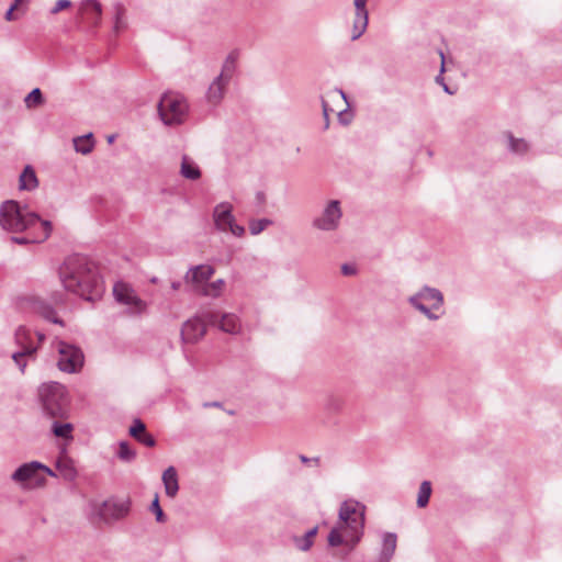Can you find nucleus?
<instances>
[{
  "label": "nucleus",
  "mask_w": 562,
  "mask_h": 562,
  "mask_svg": "<svg viewBox=\"0 0 562 562\" xmlns=\"http://www.w3.org/2000/svg\"><path fill=\"white\" fill-rule=\"evenodd\" d=\"M59 278L65 290L87 301L102 292V282L95 266L82 256H70L59 268Z\"/></svg>",
  "instance_id": "nucleus-1"
},
{
  "label": "nucleus",
  "mask_w": 562,
  "mask_h": 562,
  "mask_svg": "<svg viewBox=\"0 0 562 562\" xmlns=\"http://www.w3.org/2000/svg\"><path fill=\"white\" fill-rule=\"evenodd\" d=\"M364 522L366 506L353 499L345 501L339 508L338 521L328 533V544H346L353 549L361 540Z\"/></svg>",
  "instance_id": "nucleus-2"
},
{
  "label": "nucleus",
  "mask_w": 562,
  "mask_h": 562,
  "mask_svg": "<svg viewBox=\"0 0 562 562\" xmlns=\"http://www.w3.org/2000/svg\"><path fill=\"white\" fill-rule=\"evenodd\" d=\"M42 221L26 204L21 205L15 200H7L0 204V226L8 233L19 234L34 229Z\"/></svg>",
  "instance_id": "nucleus-3"
},
{
  "label": "nucleus",
  "mask_w": 562,
  "mask_h": 562,
  "mask_svg": "<svg viewBox=\"0 0 562 562\" xmlns=\"http://www.w3.org/2000/svg\"><path fill=\"white\" fill-rule=\"evenodd\" d=\"M44 412L52 418H65L68 414L66 387L57 382L44 383L40 387Z\"/></svg>",
  "instance_id": "nucleus-4"
},
{
  "label": "nucleus",
  "mask_w": 562,
  "mask_h": 562,
  "mask_svg": "<svg viewBox=\"0 0 562 562\" xmlns=\"http://www.w3.org/2000/svg\"><path fill=\"white\" fill-rule=\"evenodd\" d=\"M189 104L179 93H165L158 103V113L165 125L177 126L187 120Z\"/></svg>",
  "instance_id": "nucleus-5"
},
{
  "label": "nucleus",
  "mask_w": 562,
  "mask_h": 562,
  "mask_svg": "<svg viewBox=\"0 0 562 562\" xmlns=\"http://www.w3.org/2000/svg\"><path fill=\"white\" fill-rule=\"evenodd\" d=\"M408 303L428 319L437 321L439 315L435 314L434 311H438L442 307L443 295L438 289L425 285L408 297Z\"/></svg>",
  "instance_id": "nucleus-6"
},
{
  "label": "nucleus",
  "mask_w": 562,
  "mask_h": 562,
  "mask_svg": "<svg viewBox=\"0 0 562 562\" xmlns=\"http://www.w3.org/2000/svg\"><path fill=\"white\" fill-rule=\"evenodd\" d=\"M58 351L57 367L66 373L78 372L85 362V356L81 349L75 345L58 340L56 344Z\"/></svg>",
  "instance_id": "nucleus-7"
},
{
  "label": "nucleus",
  "mask_w": 562,
  "mask_h": 562,
  "mask_svg": "<svg viewBox=\"0 0 562 562\" xmlns=\"http://www.w3.org/2000/svg\"><path fill=\"white\" fill-rule=\"evenodd\" d=\"M236 69L235 58L229 55L222 68L221 74L211 82L206 99L210 103L218 104L224 97V91L228 82L231 81Z\"/></svg>",
  "instance_id": "nucleus-8"
},
{
  "label": "nucleus",
  "mask_w": 562,
  "mask_h": 562,
  "mask_svg": "<svg viewBox=\"0 0 562 562\" xmlns=\"http://www.w3.org/2000/svg\"><path fill=\"white\" fill-rule=\"evenodd\" d=\"M213 221L221 232H231L236 237H243L245 234L244 226L235 222L233 205L229 202H221L214 207Z\"/></svg>",
  "instance_id": "nucleus-9"
},
{
  "label": "nucleus",
  "mask_w": 562,
  "mask_h": 562,
  "mask_svg": "<svg viewBox=\"0 0 562 562\" xmlns=\"http://www.w3.org/2000/svg\"><path fill=\"white\" fill-rule=\"evenodd\" d=\"M43 471L49 476H57L56 473L48 468L47 465L38 462V461H31L21 464L12 474L11 480L18 484H20L22 487L27 486L30 482H34L36 484H41L44 482V479H38V472Z\"/></svg>",
  "instance_id": "nucleus-10"
},
{
  "label": "nucleus",
  "mask_w": 562,
  "mask_h": 562,
  "mask_svg": "<svg viewBox=\"0 0 562 562\" xmlns=\"http://www.w3.org/2000/svg\"><path fill=\"white\" fill-rule=\"evenodd\" d=\"M215 324L216 314L214 313H205L203 318L195 316L193 318L188 319L181 328V339L187 344H195L201 338L204 337L206 333L205 323Z\"/></svg>",
  "instance_id": "nucleus-11"
},
{
  "label": "nucleus",
  "mask_w": 562,
  "mask_h": 562,
  "mask_svg": "<svg viewBox=\"0 0 562 562\" xmlns=\"http://www.w3.org/2000/svg\"><path fill=\"white\" fill-rule=\"evenodd\" d=\"M341 217L340 202L331 200L325 205L322 213L313 220L312 225L323 232H333L339 227Z\"/></svg>",
  "instance_id": "nucleus-12"
},
{
  "label": "nucleus",
  "mask_w": 562,
  "mask_h": 562,
  "mask_svg": "<svg viewBox=\"0 0 562 562\" xmlns=\"http://www.w3.org/2000/svg\"><path fill=\"white\" fill-rule=\"evenodd\" d=\"M131 510L130 498H110L102 502L97 509L99 517L105 521H115L125 518Z\"/></svg>",
  "instance_id": "nucleus-13"
},
{
  "label": "nucleus",
  "mask_w": 562,
  "mask_h": 562,
  "mask_svg": "<svg viewBox=\"0 0 562 562\" xmlns=\"http://www.w3.org/2000/svg\"><path fill=\"white\" fill-rule=\"evenodd\" d=\"M22 304L23 308L42 316L44 319L60 326L64 325V322L57 316L55 308L44 300L36 296H30L25 297L22 301Z\"/></svg>",
  "instance_id": "nucleus-14"
},
{
  "label": "nucleus",
  "mask_w": 562,
  "mask_h": 562,
  "mask_svg": "<svg viewBox=\"0 0 562 562\" xmlns=\"http://www.w3.org/2000/svg\"><path fill=\"white\" fill-rule=\"evenodd\" d=\"M52 231H53L52 223L47 220H44L42 222H38L37 227H35L34 229H26L25 236L12 237V241L15 244H20V245L43 243L50 236Z\"/></svg>",
  "instance_id": "nucleus-15"
},
{
  "label": "nucleus",
  "mask_w": 562,
  "mask_h": 562,
  "mask_svg": "<svg viewBox=\"0 0 562 562\" xmlns=\"http://www.w3.org/2000/svg\"><path fill=\"white\" fill-rule=\"evenodd\" d=\"M113 294L116 301L135 306L138 312L145 310L146 304L137 296L135 291L124 282H117L113 286Z\"/></svg>",
  "instance_id": "nucleus-16"
},
{
  "label": "nucleus",
  "mask_w": 562,
  "mask_h": 562,
  "mask_svg": "<svg viewBox=\"0 0 562 562\" xmlns=\"http://www.w3.org/2000/svg\"><path fill=\"white\" fill-rule=\"evenodd\" d=\"M368 0H355L356 15L352 25V41L358 40L367 30L368 26Z\"/></svg>",
  "instance_id": "nucleus-17"
},
{
  "label": "nucleus",
  "mask_w": 562,
  "mask_h": 562,
  "mask_svg": "<svg viewBox=\"0 0 562 562\" xmlns=\"http://www.w3.org/2000/svg\"><path fill=\"white\" fill-rule=\"evenodd\" d=\"M397 536L394 532H383L381 536V550L372 562H390L395 553Z\"/></svg>",
  "instance_id": "nucleus-18"
},
{
  "label": "nucleus",
  "mask_w": 562,
  "mask_h": 562,
  "mask_svg": "<svg viewBox=\"0 0 562 562\" xmlns=\"http://www.w3.org/2000/svg\"><path fill=\"white\" fill-rule=\"evenodd\" d=\"M128 432L134 439L146 447H154L156 445L155 438L146 431L145 424L138 418L134 419Z\"/></svg>",
  "instance_id": "nucleus-19"
},
{
  "label": "nucleus",
  "mask_w": 562,
  "mask_h": 562,
  "mask_svg": "<svg viewBox=\"0 0 562 562\" xmlns=\"http://www.w3.org/2000/svg\"><path fill=\"white\" fill-rule=\"evenodd\" d=\"M165 493L168 497L175 498L179 492L178 472L175 467H168L161 476Z\"/></svg>",
  "instance_id": "nucleus-20"
},
{
  "label": "nucleus",
  "mask_w": 562,
  "mask_h": 562,
  "mask_svg": "<svg viewBox=\"0 0 562 562\" xmlns=\"http://www.w3.org/2000/svg\"><path fill=\"white\" fill-rule=\"evenodd\" d=\"M214 273V269L209 265H200L190 269L186 276L187 282L195 284L206 282Z\"/></svg>",
  "instance_id": "nucleus-21"
},
{
  "label": "nucleus",
  "mask_w": 562,
  "mask_h": 562,
  "mask_svg": "<svg viewBox=\"0 0 562 562\" xmlns=\"http://www.w3.org/2000/svg\"><path fill=\"white\" fill-rule=\"evenodd\" d=\"M218 323V328L227 334L236 335L240 331L241 325L239 318L232 313L223 314L221 318L216 316L215 324Z\"/></svg>",
  "instance_id": "nucleus-22"
},
{
  "label": "nucleus",
  "mask_w": 562,
  "mask_h": 562,
  "mask_svg": "<svg viewBox=\"0 0 562 562\" xmlns=\"http://www.w3.org/2000/svg\"><path fill=\"white\" fill-rule=\"evenodd\" d=\"M180 175L184 179L194 181L201 178V170L191 157L183 155L181 158Z\"/></svg>",
  "instance_id": "nucleus-23"
},
{
  "label": "nucleus",
  "mask_w": 562,
  "mask_h": 562,
  "mask_svg": "<svg viewBox=\"0 0 562 562\" xmlns=\"http://www.w3.org/2000/svg\"><path fill=\"white\" fill-rule=\"evenodd\" d=\"M79 11L81 14L89 15L92 22L97 24L102 14V5L98 0H83L80 3Z\"/></svg>",
  "instance_id": "nucleus-24"
},
{
  "label": "nucleus",
  "mask_w": 562,
  "mask_h": 562,
  "mask_svg": "<svg viewBox=\"0 0 562 562\" xmlns=\"http://www.w3.org/2000/svg\"><path fill=\"white\" fill-rule=\"evenodd\" d=\"M56 469L67 481H72L77 476V471L71 459L67 456H60L56 461Z\"/></svg>",
  "instance_id": "nucleus-25"
},
{
  "label": "nucleus",
  "mask_w": 562,
  "mask_h": 562,
  "mask_svg": "<svg viewBox=\"0 0 562 562\" xmlns=\"http://www.w3.org/2000/svg\"><path fill=\"white\" fill-rule=\"evenodd\" d=\"M38 187V180L35 170L31 166H26L19 178L20 190L32 191Z\"/></svg>",
  "instance_id": "nucleus-26"
},
{
  "label": "nucleus",
  "mask_w": 562,
  "mask_h": 562,
  "mask_svg": "<svg viewBox=\"0 0 562 562\" xmlns=\"http://www.w3.org/2000/svg\"><path fill=\"white\" fill-rule=\"evenodd\" d=\"M38 346H24V349H20L12 355V359L15 364L20 368L21 372L24 373L27 358H33L37 351Z\"/></svg>",
  "instance_id": "nucleus-27"
},
{
  "label": "nucleus",
  "mask_w": 562,
  "mask_h": 562,
  "mask_svg": "<svg viewBox=\"0 0 562 562\" xmlns=\"http://www.w3.org/2000/svg\"><path fill=\"white\" fill-rule=\"evenodd\" d=\"M74 146L77 153H80L82 155L90 154L94 147L93 134L88 133L86 135L75 137Z\"/></svg>",
  "instance_id": "nucleus-28"
},
{
  "label": "nucleus",
  "mask_w": 562,
  "mask_h": 562,
  "mask_svg": "<svg viewBox=\"0 0 562 562\" xmlns=\"http://www.w3.org/2000/svg\"><path fill=\"white\" fill-rule=\"evenodd\" d=\"M431 483L429 481H423L419 485L416 504L419 508H424L428 505L431 496Z\"/></svg>",
  "instance_id": "nucleus-29"
},
{
  "label": "nucleus",
  "mask_w": 562,
  "mask_h": 562,
  "mask_svg": "<svg viewBox=\"0 0 562 562\" xmlns=\"http://www.w3.org/2000/svg\"><path fill=\"white\" fill-rule=\"evenodd\" d=\"M74 426L70 423L54 422L52 425V431L56 437L64 439L72 438Z\"/></svg>",
  "instance_id": "nucleus-30"
},
{
  "label": "nucleus",
  "mask_w": 562,
  "mask_h": 562,
  "mask_svg": "<svg viewBox=\"0 0 562 562\" xmlns=\"http://www.w3.org/2000/svg\"><path fill=\"white\" fill-rule=\"evenodd\" d=\"M113 10H114V31L116 33H119L126 27L125 8L122 3H115L113 7Z\"/></svg>",
  "instance_id": "nucleus-31"
},
{
  "label": "nucleus",
  "mask_w": 562,
  "mask_h": 562,
  "mask_svg": "<svg viewBox=\"0 0 562 562\" xmlns=\"http://www.w3.org/2000/svg\"><path fill=\"white\" fill-rule=\"evenodd\" d=\"M509 150L514 154L522 155L528 151L529 144L524 138H515L513 135H508Z\"/></svg>",
  "instance_id": "nucleus-32"
},
{
  "label": "nucleus",
  "mask_w": 562,
  "mask_h": 562,
  "mask_svg": "<svg viewBox=\"0 0 562 562\" xmlns=\"http://www.w3.org/2000/svg\"><path fill=\"white\" fill-rule=\"evenodd\" d=\"M14 338L15 342L21 347V349H24V346H35L34 344L31 342L30 330L23 326H20L15 330Z\"/></svg>",
  "instance_id": "nucleus-33"
},
{
  "label": "nucleus",
  "mask_w": 562,
  "mask_h": 562,
  "mask_svg": "<svg viewBox=\"0 0 562 562\" xmlns=\"http://www.w3.org/2000/svg\"><path fill=\"white\" fill-rule=\"evenodd\" d=\"M117 457L125 462H131L136 457V451L133 450L126 441H121L119 445Z\"/></svg>",
  "instance_id": "nucleus-34"
},
{
  "label": "nucleus",
  "mask_w": 562,
  "mask_h": 562,
  "mask_svg": "<svg viewBox=\"0 0 562 562\" xmlns=\"http://www.w3.org/2000/svg\"><path fill=\"white\" fill-rule=\"evenodd\" d=\"M27 108H35L44 103L42 91L38 88L33 89L24 99Z\"/></svg>",
  "instance_id": "nucleus-35"
},
{
  "label": "nucleus",
  "mask_w": 562,
  "mask_h": 562,
  "mask_svg": "<svg viewBox=\"0 0 562 562\" xmlns=\"http://www.w3.org/2000/svg\"><path fill=\"white\" fill-rule=\"evenodd\" d=\"M272 221L268 218L251 220L249 222V232L251 235H258L266 229L267 226L271 225Z\"/></svg>",
  "instance_id": "nucleus-36"
},
{
  "label": "nucleus",
  "mask_w": 562,
  "mask_h": 562,
  "mask_svg": "<svg viewBox=\"0 0 562 562\" xmlns=\"http://www.w3.org/2000/svg\"><path fill=\"white\" fill-rule=\"evenodd\" d=\"M224 286V281L222 279H218L210 284H207L204 290L203 294L207 296H218L222 289Z\"/></svg>",
  "instance_id": "nucleus-37"
},
{
  "label": "nucleus",
  "mask_w": 562,
  "mask_h": 562,
  "mask_svg": "<svg viewBox=\"0 0 562 562\" xmlns=\"http://www.w3.org/2000/svg\"><path fill=\"white\" fill-rule=\"evenodd\" d=\"M150 510L155 514L156 516V520L159 521V522H162L165 521V515L162 513V509L159 505V499H158V496L156 495V497L154 498L151 505H150Z\"/></svg>",
  "instance_id": "nucleus-38"
},
{
  "label": "nucleus",
  "mask_w": 562,
  "mask_h": 562,
  "mask_svg": "<svg viewBox=\"0 0 562 562\" xmlns=\"http://www.w3.org/2000/svg\"><path fill=\"white\" fill-rule=\"evenodd\" d=\"M323 116H324V130L329 127V114L334 111L329 108L327 101L322 99Z\"/></svg>",
  "instance_id": "nucleus-39"
},
{
  "label": "nucleus",
  "mask_w": 562,
  "mask_h": 562,
  "mask_svg": "<svg viewBox=\"0 0 562 562\" xmlns=\"http://www.w3.org/2000/svg\"><path fill=\"white\" fill-rule=\"evenodd\" d=\"M71 5L70 0H58L55 5L50 9L52 14H57L61 10L68 9Z\"/></svg>",
  "instance_id": "nucleus-40"
},
{
  "label": "nucleus",
  "mask_w": 562,
  "mask_h": 562,
  "mask_svg": "<svg viewBox=\"0 0 562 562\" xmlns=\"http://www.w3.org/2000/svg\"><path fill=\"white\" fill-rule=\"evenodd\" d=\"M312 544L313 541L306 538V536H304V538L296 540V546L302 551H307L312 547Z\"/></svg>",
  "instance_id": "nucleus-41"
},
{
  "label": "nucleus",
  "mask_w": 562,
  "mask_h": 562,
  "mask_svg": "<svg viewBox=\"0 0 562 562\" xmlns=\"http://www.w3.org/2000/svg\"><path fill=\"white\" fill-rule=\"evenodd\" d=\"M341 273L344 276H355L357 273V269L355 266L352 265H349V263H344L341 266Z\"/></svg>",
  "instance_id": "nucleus-42"
},
{
  "label": "nucleus",
  "mask_w": 562,
  "mask_h": 562,
  "mask_svg": "<svg viewBox=\"0 0 562 562\" xmlns=\"http://www.w3.org/2000/svg\"><path fill=\"white\" fill-rule=\"evenodd\" d=\"M14 10H16V3H12V4L10 5V8L8 9V11L5 12L4 19H5L7 21H13V20H16V19H18V16H16V15H14V13H13V12H14Z\"/></svg>",
  "instance_id": "nucleus-43"
},
{
  "label": "nucleus",
  "mask_w": 562,
  "mask_h": 562,
  "mask_svg": "<svg viewBox=\"0 0 562 562\" xmlns=\"http://www.w3.org/2000/svg\"><path fill=\"white\" fill-rule=\"evenodd\" d=\"M329 97H330L331 99H333V98H338V97H339L340 99H342V100L348 104V102H347V98H346V94H345V93H344V91H341V90H335V91L330 92V93H329Z\"/></svg>",
  "instance_id": "nucleus-44"
},
{
  "label": "nucleus",
  "mask_w": 562,
  "mask_h": 562,
  "mask_svg": "<svg viewBox=\"0 0 562 562\" xmlns=\"http://www.w3.org/2000/svg\"><path fill=\"white\" fill-rule=\"evenodd\" d=\"M300 460L303 463L314 462L316 465L319 463V458L310 459V458H307L305 456H300Z\"/></svg>",
  "instance_id": "nucleus-45"
},
{
  "label": "nucleus",
  "mask_w": 562,
  "mask_h": 562,
  "mask_svg": "<svg viewBox=\"0 0 562 562\" xmlns=\"http://www.w3.org/2000/svg\"><path fill=\"white\" fill-rule=\"evenodd\" d=\"M316 532H317V527H314V528L310 529V530L305 533V536H306V538H308V539H311V540H312V538L316 535Z\"/></svg>",
  "instance_id": "nucleus-46"
},
{
  "label": "nucleus",
  "mask_w": 562,
  "mask_h": 562,
  "mask_svg": "<svg viewBox=\"0 0 562 562\" xmlns=\"http://www.w3.org/2000/svg\"><path fill=\"white\" fill-rule=\"evenodd\" d=\"M180 285H181V283H180L179 281H173V282L171 283V288H172V290H175V291L179 290V289H180Z\"/></svg>",
  "instance_id": "nucleus-47"
},
{
  "label": "nucleus",
  "mask_w": 562,
  "mask_h": 562,
  "mask_svg": "<svg viewBox=\"0 0 562 562\" xmlns=\"http://www.w3.org/2000/svg\"><path fill=\"white\" fill-rule=\"evenodd\" d=\"M37 338H38V341H40V344H41V342H43V341H44V339H45V335H44V334H42V333H37Z\"/></svg>",
  "instance_id": "nucleus-48"
},
{
  "label": "nucleus",
  "mask_w": 562,
  "mask_h": 562,
  "mask_svg": "<svg viewBox=\"0 0 562 562\" xmlns=\"http://www.w3.org/2000/svg\"><path fill=\"white\" fill-rule=\"evenodd\" d=\"M441 58L443 59V54L441 53ZM443 67H445V61L442 60L441 61V71H443Z\"/></svg>",
  "instance_id": "nucleus-49"
},
{
  "label": "nucleus",
  "mask_w": 562,
  "mask_h": 562,
  "mask_svg": "<svg viewBox=\"0 0 562 562\" xmlns=\"http://www.w3.org/2000/svg\"><path fill=\"white\" fill-rule=\"evenodd\" d=\"M442 86H443V89H445V91H446V92L451 93V92L449 91V88H448V86H447V85L442 83Z\"/></svg>",
  "instance_id": "nucleus-50"
},
{
  "label": "nucleus",
  "mask_w": 562,
  "mask_h": 562,
  "mask_svg": "<svg viewBox=\"0 0 562 562\" xmlns=\"http://www.w3.org/2000/svg\"><path fill=\"white\" fill-rule=\"evenodd\" d=\"M113 140H114V135H111V136L108 137V142L109 143H112Z\"/></svg>",
  "instance_id": "nucleus-51"
},
{
  "label": "nucleus",
  "mask_w": 562,
  "mask_h": 562,
  "mask_svg": "<svg viewBox=\"0 0 562 562\" xmlns=\"http://www.w3.org/2000/svg\"><path fill=\"white\" fill-rule=\"evenodd\" d=\"M437 81L442 83V78L440 76H438Z\"/></svg>",
  "instance_id": "nucleus-52"
},
{
  "label": "nucleus",
  "mask_w": 562,
  "mask_h": 562,
  "mask_svg": "<svg viewBox=\"0 0 562 562\" xmlns=\"http://www.w3.org/2000/svg\"><path fill=\"white\" fill-rule=\"evenodd\" d=\"M22 0H14L13 3H16V7L19 5V3L21 2Z\"/></svg>",
  "instance_id": "nucleus-53"
}]
</instances>
